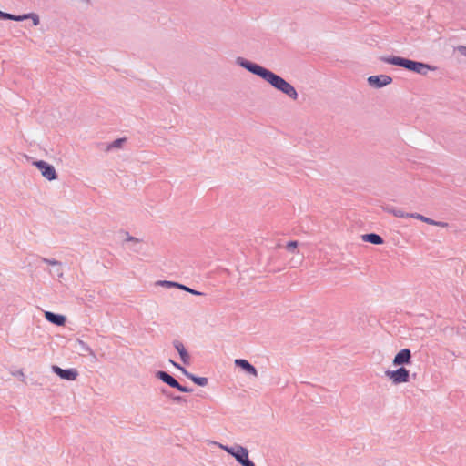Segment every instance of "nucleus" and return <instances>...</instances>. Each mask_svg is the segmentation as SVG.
I'll use <instances>...</instances> for the list:
<instances>
[{"label": "nucleus", "mask_w": 466, "mask_h": 466, "mask_svg": "<svg viewBox=\"0 0 466 466\" xmlns=\"http://www.w3.org/2000/svg\"><path fill=\"white\" fill-rule=\"evenodd\" d=\"M236 64L245 68L248 72L259 76L267 83H268L272 87L283 93L290 99H298L299 95L295 87L290 83L287 82L283 77L275 74L269 69L240 56L237 57Z\"/></svg>", "instance_id": "obj_1"}, {"label": "nucleus", "mask_w": 466, "mask_h": 466, "mask_svg": "<svg viewBox=\"0 0 466 466\" xmlns=\"http://www.w3.org/2000/svg\"><path fill=\"white\" fill-rule=\"evenodd\" d=\"M380 60L390 65L403 67L409 71L426 76L429 71L436 70V67L423 62L414 61L401 56H388L380 57Z\"/></svg>", "instance_id": "obj_2"}, {"label": "nucleus", "mask_w": 466, "mask_h": 466, "mask_svg": "<svg viewBox=\"0 0 466 466\" xmlns=\"http://www.w3.org/2000/svg\"><path fill=\"white\" fill-rule=\"evenodd\" d=\"M220 448L225 450L228 453L235 457V459L243 466H255L254 462L248 460V451L242 446L228 447L220 445Z\"/></svg>", "instance_id": "obj_3"}, {"label": "nucleus", "mask_w": 466, "mask_h": 466, "mask_svg": "<svg viewBox=\"0 0 466 466\" xmlns=\"http://www.w3.org/2000/svg\"><path fill=\"white\" fill-rule=\"evenodd\" d=\"M122 235L124 237L122 240L124 248L135 253H142L144 251L146 244L142 238H135L127 231H123Z\"/></svg>", "instance_id": "obj_4"}, {"label": "nucleus", "mask_w": 466, "mask_h": 466, "mask_svg": "<svg viewBox=\"0 0 466 466\" xmlns=\"http://www.w3.org/2000/svg\"><path fill=\"white\" fill-rule=\"evenodd\" d=\"M0 19L3 20H13L16 22L25 21L27 19H31L34 25H38L40 24V19L37 14L35 13H28L24 15H13L9 13H5L0 10Z\"/></svg>", "instance_id": "obj_5"}, {"label": "nucleus", "mask_w": 466, "mask_h": 466, "mask_svg": "<svg viewBox=\"0 0 466 466\" xmlns=\"http://www.w3.org/2000/svg\"><path fill=\"white\" fill-rule=\"evenodd\" d=\"M386 376L391 380L394 384H400L409 381L410 372L407 369L401 367L396 370L386 371Z\"/></svg>", "instance_id": "obj_6"}, {"label": "nucleus", "mask_w": 466, "mask_h": 466, "mask_svg": "<svg viewBox=\"0 0 466 466\" xmlns=\"http://www.w3.org/2000/svg\"><path fill=\"white\" fill-rule=\"evenodd\" d=\"M34 165L41 171L42 176L49 181L57 178V174L55 167L44 160H37Z\"/></svg>", "instance_id": "obj_7"}, {"label": "nucleus", "mask_w": 466, "mask_h": 466, "mask_svg": "<svg viewBox=\"0 0 466 466\" xmlns=\"http://www.w3.org/2000/svg\"><path fill=\"white\" fill-rule=\"evenodd\" d=\"M391 82L392 78L387 75L370 76L368 77L369 85L375 88H381Z\"/></svg>", "instance_id": "obj_8"}, {"label": "nucleus", "mask_w": 466, "mask_h": 466, "mask_svg": "<svg viewBox=\"0 0 466 466\" xmlns=\"http://www.w3.org/2000/svg\"><path fill=\"white\" fill-rule=\"evenodd\" d=\"M52 370L60 378L67 380H75L78 375L75 369L63 370L58 366H53Z\"/></svg>", "instance_id": "obj_9"}, {"label": "nucleus", "mask_w": 466, "mask_h": 466, "mask_svg": "<svg viewBox=\"0 0 466 466\" xmlns=\"http://www.w3.org/2000/svg\"><path fill=\"white\" fill-rule=\"evenodd\" d=\"M170 363L174 367H176L177 369L180 370L183 374H185L188 379H190L197 385L206 386L208 384V379L207 378H205V377H197V376L187 372V370L186 369H184L183 367H181L180 365H178L177 363H176L173 360H170Z\"/></svg>", "instance_id": "obj_10"}, {"label": "nucleus", "mask_w": 466, "mask_h": 466, "mask_svg": "<svg viewBox=\"0 0 466 466\" xmlns=\"http://www.w3.org/2000/svg\"><path fill=\"white\" fill-rule=\"evenodd\" d=\"M411 353L408 349H403L393 359V365L400 366L410 362Z\"/></svg>", "instance_id": "obj_11"}, {"label": "nucleus", "mask_w": 466, "mask_h": 466, "mask_svg": "<svg viewBox=\"0 0 466 466\" xmlns=\"http://www.w3.org/2000/svg\"><path fill=\"white\" fill-rule=\"evenodd\" d=\"M235 364L236 366L242 368L246 372L253 375L254 377L258 376L257 370L248 360L243 359H237L235 360Z\"/></svg>", "instance_id": "obj_12"}, {"label": "nucleus", "mask_w": 466, "mask_h": 466, "mask_svg": "<svg viewBox=\"0 0 466 466\" xmlns=\"http://www.w3.org/2000/svg\"><path fill=\"white\" fill-rule=\"evenodd\" d=\"M173 344L176 350H177L178 354L180 355L182 361L185 364H188L190 361V356L187 350L185 349L183 343L179 340H175Z\"/></svg>", "instance_id": "obj_13"}, {"label": "nucleus", "mask_w": 466, "mask_h": 466, "mask_svg": "<svg viewBox=\"0 0 466 466\" xmlns=\"http://www.w3.org/2000/svg\"><path fill=\"white\" fill-rule=\"evenodd\" d=\"M362 240L374 245H380L384 242L383 238L376 233H368L361 236Z\"/></svg>", "instance_id": "obj_14"}, {"label": "nucleus", "mask_w": 466, "mask_h": 466, "mask_svg": "<svg viewBox=\"0 0 466 466\" xmlns=\"http://www.w3.org/2000/svg\"><path fill=\"white\" fill-rule=\"evenodd\" d=\"M45 317L48 321L58 326H62L66 322V318L63 315H56L49 311L45 312Z\"/></svg>", "instance_id": "obj_15"}, {"label": "nucleus", "mask_w": 466, "mask_h": 466, "mask_svg": "<svg viewBox=\"0 0 466 466\" xmlns=\"http://www.w3.org/2000/svg\"><path fill=\"white\" fill-rule=\"evenodd\" d=\"M157 377L163 380L165 383L168 384L169 386L176 388L178 387V382L169 374H167L165 371H158Z\"/></svg>", "instance_id": "obj_16"}, {"label": "nucleus", "mask_w": 466, "mask_h": 466, "mask_svg": "<svg viewBox=\"0 0 466 466\" xmlns=\"http://www.w3.org/2000/svg\"><path fill=\"white\" fill-rule=\"evenodd\" d=\"M387 211L391 213L396 218H410V215L412 214L404 212L403 210L398 208H388Z\"/></svg>", "instance_id": "obj_17"}, {"label": "nucleus", "mask_w": 466, "mask_h": 466, "mask_svg": "<svg viewBox=\"0 0 466 466\" xmlns=\"http://www.w3.org/2000/svg\"><path fill=\"white\" fill-rule=\"evenodd\" d=\"M125 142L126 138H117L106 147V151H110L114 148H120Z\"/></svg>", "instance_id": "obj_18"}, {"label": "nucleus", "mask_w": 466, "mask_h": 466, "mask_svg": "<svg viewBox=\"0 0 466 466\" xmlns=\"http://www.w3.org/2000/svg\"><path fill=\"white\" fill-rule=\"evenodd\" d=\"M410 218H416L418 220H420V221L425 222V223L430 224V225H432L434 223L433 219H431V218H430L428 217H425V216H423L421 214H419V213H412L410 215Z\"/></svg>", "instance_id": "obj_19"}, {"label": "nucleus", "mask_w": 466, "mask_h": 466, "mask_svg": "<svg viewBox=\"0 0 466 466\" xmlns=\"http://www.w3.org/2000/svg\"><path fill=\"white\" fill-rule=\"evenodd\" d=\"M298 245H299L298 241H295V240L289 241L286 245V249L289 252H294L295 249L298 248Z\"/></svg>", "instance_id": "obj_20"}, {"label": "nucleus", "mask_w": 466, "mask_h": 466, "mask_svg": "<svg viewBox=\"0 0 466 466\" xmlns=\"http://www.w3.org/2000/svg\"><path fill=\"white\" fill-rule=\"evenodd\" d=\"M158 284L166 287H177V283L171 281H160Z\"/></svg>", "instance_id": "obj_21"}, {"label": "nucleus", "mask_w": 466, "mask_h": 466, "mask_svg": "<svg viewBox=\"0 0 466 466\" xmlns=\"http://www.w3.org/2000/svg\"><path fill=\"white\" fill-rule=\"evenodd\" d=\"M432 225L438 226V227H441V228H445V227L448 226V223L442 222V221H435L434 220V223Z\"/></svg>", "instance_id": "obj_22"}, {"label": "nucleus", "mask_w": 466, "mask_h": 466, "mask_svg": "<svg viewBox=\"0 0 466 466\" xmlns=\"http://www.w3.org/2000/svg\"><path fill=\"white\" fill-rule=\"evenodd\" d=\"M177 389L181 391V392H190L191 390L190 389H187L184 386H181L180 384H178V387H177Z\"/></svg>", "instance_id": "obj_23"}, {"label": "nucleus", "mask_w": 466, "mask_h": 466, "mask_svg": "<svg viewBox=\"0 0 466 466\" xmlns=\"http://www.w3.org/2000/svg\"><path fill=\"white\" fill-rule=\"evenodd\" d=\"M458 51H459L461 55H463V56H466V46H458Z\"/></svg>", "instance_id": "obj_24"}, {"label": "nucleus", "mask_w": 466, "mask_h": 466, "mask_svg": "<svg viewBox=\"0 0 466 466\" xmlns=\"http://www.w3.org/2000/svg\"><path fill=\"white\" fill-rule=\"evenodd\" d=\"M177 287L178 289H184V290H186V291H187V292H188L189 288H187V287H186V286H183V285H181V284H178V283H177Z\"/></svg>", "instance_id": "obj_25"}, {"label": "nucleus", "mask_w": 466, "mask_h": 466, "mask_svg": "<svg viewBox=\"0 0 466 466\" xmlns=\"http://www.w3.org/2000/svg\"><path fill=\"white\" fill-rule=\"evenodd\" d=\"M177 287L178 289H184V290H186V291H187V292H188L189 288H187V287H186V286H183V285H181V284H178V283H177Z\"/></svg>", "instance_id": "obj_26"}, {"label": "nucleus", "mask_w": 466, "mask_h": 466, "mask_svg": "<svg viewBox=\"0 0 466 466\" xmlns=\"http://www.w3.org/2000/svg\"><path fill=\"white\" fill-rule=\"evenodd\" d=\"M188 292H190V293H192L194 295H201L202 294V293H200V292H198L197 290L191 289H188Z\"/></svg>", "instance_id": "obj_27"}, {"label": "nucleus", "mask_w": 466, "mask_h": 466, "mask_svg": "<svg viewBox=\"0 0 466 466\" xmlns=\"http://www.w3.org/2000/svg\"><path fill=\"white\" fill-rule=\"evenodd\" d=\"M42 262L47 263V262H57V261L55 259L43 258Z\"/></svg>", "instance_id": "obj_28"}, {"label": "nucleus", "mask_w": 466, "mask_h": 466, "mask_svg": "<svg viewBox=\"0 0 466 466\" xmlns=\"http://www.w3.org/2000/svg\"><path fill=\"white\" fill-rule=\"evenodd\" d=\"M181 400V397L175 398V400Z\"/></svg>", "instance_id": "obj_29"}]
</instances>
